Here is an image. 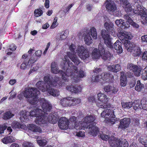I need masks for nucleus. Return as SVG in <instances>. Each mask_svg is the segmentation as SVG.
<instances>
[{"instance_id":"nucleus-34","label":"nucleus","mask_w":147,"mask_h":147,"mask_svg":"<svg viewBox=\"0 0 147 147\" xmlns=\"http://www.w3.org/2000/svg\"><path fill=\"white\" fill-rule=\"evenodd\" d=\"M100 57L105 60L107 59L109 60L112 57V56L109 52H105V51L102 53V52L100 53Z\"/></svg>"},{"instance_id":"nucleus-58","label":"nucleus","mask_w":147,"mask_h":147,"mask_svg":"<svg viewBox=\"0 0 147 147\" xmlns=\"http://www.w3.org/2000/svg\"><path fill=\"white\" fill-rule=\"evenodd\" d=\"M100 137L103 140L106 141L108 139H110V138H109V135H106L104 134H103V133H101L100 135Z\"/></svg>"},{"instance_id":"nucleus-50","label":"nucleus","mask_w":147,"mask_h":147,"mask_svg":"<svg viewBox=\"0 0 147 147\" xmlns=\"http://www.w3.org/2000/svg\"><path fill=\"white\" fill-rule=\"evenodd\" d=\"M145 140L143 138V137H140L139 139V142L144 145L146 147H147V136L145 138Z\"/></svg>"},{"instance_id":"nucleus-30","label":"nucleus","mask_w":147,"mask_h":147,"mask_svg":"<svg viewBox=\"0 0 147 147\" xmlns=\"http://www.w3.org/2000/svg\"><path fill=\"white\" fill-rule=\"evenodd\" d=\"M109 70L114 72H117L121 70V67L119 64L109 65L108 66Z\"/></svg>"},{"instance_id":"nucleus-31","label":"nucleus","mask_w":147,"mask_h":147,"mask_svg":"<svg viewBox=\"0 0 147 147\" xmlns=\"http://www.w3.org/2000/svg\"><path fill=\"white\" fill-rule=\"evenodd\" d=\"M114 47L115 49L117 50V53H121L122 52V43L119 40H117L114 43Z\"/></svg>"},{"instance_id":"nucleus-38","label":"nucleus","mask_w":147,"mask_h":147,"mask_svg":"<svg viewBox=\"0 0 147 147\" xmlns=\"http://www.w3.org/2000/svg\"><path fill=\"white\" fill-rule=\"evenodd\" d=\"M115 24L119 27L121 28H126L125 25L126 22H124V20L122 19H117L115 21Z\"/></svg>"},{"instance_id":"nucleus-6","label":"nucleus","mask_w":147,"mask_h":147,"mask_svg":"<svg viewBox=\"0 0 147 147\" xmlns=\"http://www.w3.org/2000/svg\"><path fill=\"white\" fill-rule=\"evenodd\" d=\"M97 101L96 102L97 107L101 108H109L111 105L110 104L107 103L108 98L107 96L104 94L98 93L97 95Z\"/></svg>"},{"instance_id":"nucleus-39","label":"nucleus","mask_w":147,"mask_h":147,"mask_svg":"<svg viewBox=\"0 0 147 147\" xmlns=\"http://www.w3.org/2000/svg\"><path fill=\"white\" fill-rule=\"evenodd\" d=\"M100 52H98L97 49H95L92 51V57L93 59L96 60L100 57Z\"/></svg>"},{"instance_id":"nucleus-10","label":"nucleus","mask_w":147,"mask_h":147,"mask_svg":"<svg viewBox=\"0 0 147 147\" xmlns=\"http://www.w3.org/2000/svg\"><path fill=\"white\" fill-rule=\"evenodd\" d=\"M95 120V117L94 116L90 115L86 116L84 119L83 122H81L80 126H77L76 125L75 127L77 130L79 129H85V128H86L87 126H88V124L93 122Z\"/></svg>"},{"instance_id":"nucleus-21","label":"nucleus","mask_w":147,"mask_h":147,"mask_svg":"<svg viewBox=\"0 0 147 147\" xmlns=\"http://www.w3.org/2000/svg\"><path fill=\"white\" fill-rule=\"evenodd\" d=\"M105 28L111 35L114 36L116 35L115 32L114 30V24L112 22L108 23L106 22L104 24Z\"/></svg>"},{"instance_id":"nucleus-15","label":"nucleus","mask_w":147,"mask_h":147,"mask_svg":"<svg viewBox=\"0 0 147 147\" xmlns=\"http://www.w3.org/2000/svg\"><path fill=\"white\" fill-rule=\"evenodd\" d=\"M118 36L123 42V41L125 42L126 40H128L126 39H131L133 37L130 32L124 31H121L119 32L118 34Z\"/></svg>"},{"instance_id":"nucleus-63","label":"nucleus","mask_w":147,"mask_h":147,"mask_svg":"<svg viewBox=\"0 0 147 147\" xmlns=\"http://www.w3.org/2000/svg\"><path fill=\"white\" fill-rule=\"evenodd\" d=\"M74 4L73 3L69 5L65 9L63 10L64 12L66 13L70 9V8L74 5Z\"/></svg>"},{"instance_id":"nucleus-16","label":"nucleus","mask_w":147,"mask_h":147,"mask_svg":"<svg viewBox=\"0 0 147 147\" xmlns=\"http://www.w3.org/2000/svg\"><path fill=\"white\" fill-rule=\"evenodd\" d=\"M59 127L62 129H66L68 127H70V124L69 123V121L65 117H62L60 118L58 121Z\"/></svg>"},{"instance_id":"nucleus-2","label":"nucleus","mask_w":147,"mask_h":147,"mask_svg":"<svg viewBox=\"0 0 147 147\" xmlns=\"http://www.w3.org/2000/svg\"><path fill=\"white\" fill-rule=\"evenodd\" d=\"M63 61L65 62L64 66L61 65V67L63 70L66 69L67 74L62 75V79L65 82L68 81L71 79L72 82H77L80 78H82L85 76V73L82 70L78 71L77 67L71 62L67 56H65Z\"/></svg>"},{"instance_id":"nucleus-26","label":"nucleus","mask_w":147,"mask_h":147,"mask_svg":"<svg viewBox=\"0 0 147 147\" xmlns=\"http://www.w3.org/2000/svg\"><path fill=\"white\" fill-rule=\"evenodd\" d=\"M109 143L111 147H118L120 145V141L116 138L111 137L109 140Z\"/></svg>"},{"instance_id":"nucleus-4","label":"nucleus","mask_w":147,"mask_h":147,"mask_svg":"<svg viewBox=\"0 0 147 147\" xmlns=\"http://www.w3.org/2000/svg\"><path fill=\"white\" fill-rule=\"evenodd\" d=\"M40 92L35 88H26L25 90L21 92L17 96L18 98L21 100L24 97L27 98L29 102L32 105L37 104V96L40 94Z\"/></svg>"},{"instance_id":"nucleus-43","label":"nucleus","mask_w":147,"mask_h":147,"mask_svg":"<svg viewBox=\"0 0 147 147\" xmlns=\"http://www.w3.org/2000/svg\"><path fill=\"white\" fill-rule=\"evenodd\" d=\"M28 62L27 61L24 60L21 64L20 68L22 70H25L29 68L30 67V65L28 64Z\"/></svg>"},{"instance_id":"nucleus-19","label":"nucleus","mask_w":147,"mask_h":147,"mask_svg":"<svg viewBox=\"0 0 147 147\" xmlns=\"http://www.w3.org/2000/svg\"><path fill=\"white\" fill-rule=\"evenodd\" d=\"M104 89V91L109 95L115 94L118 91V89L117 87L110 85L105 86Z\"/></svg>"},{"instance_id":"nucleus-13","label":"nucleus","mask_w":147,"mask_h":147,"mask_svg":"<svg viewBox=\"0 0 147 147\" xmlns=\"http://www.w3.org/2000/svg\"><path fill=\"white\" fill-rule=\"evenodd\" d=\"M117 109H114V110L112 109L105 110L101 113V116L105 118H114L115 114L117 113Z\"/></svg>"},{"instance_id":"nucleus-45","label":"nucleus","mask_w":147,"mask_h":147,"mask_svg":"<svg viewBox=\"0 0 147 147\" xmlns=\"http://www.w3.org/2000/svg\"><path fill=\"white\" fill-rule=\"evenodd\" d=\"M90 32L94 39H96L97 38V33L96 28L94 27L91 28L90 30Z\"/></svg>"},{"instance_id":"nucleus-1","label":"nucleus","mask_w":147,"mask_h":147,"mask_svg":"<svg viewBox=\"0 0 147 147\" xmlns=\"http://www.w3.org/2000/svg\"><path fill=\"white\" fill-rule=\"evenodd\" d=\"M44 80L45 83L42 81H39L36 84V87L42 92L47 91L53 96L59 95V91L52 88L51 87L58 88L65 85V83L62 82L60 78L55 76L54 80L52 77L48 75L44 77Z\"/></svg>"},{"instance_id":"nucleus-64","label":"nucleus","mask_w":147,"mask_h":147,"mask_svg":"<svg viewBox=\"0 0 147 147\" xmlns=\"http://www.w3.org/2000/svg\"><path fill=\"white\" fill-rule=\"evenodd\" d=\"M142 59L144 61H147V51H145L143 54L142 58Z\"/></svg>"},{"instance_id":"nucleus-37","label":"nucleus","mask_w":147,"mask_h":147,"mask_svg":"<svg viewBox=\"0 0 147 147\" xmlns=\"http://www.w3.org/2000/svg\"><path fill=\"white\" fill-rule=\"evenodd\" d=\"M14 114L12 113L11 111H7L5 112L3 114V118L4 120H8L13 117Z\"/></svg>"},{"instance_id":"nucleus-55","label":"nucleus","mask_w":147,"mask_h":147,"mask_svg":"<svg viewBox=\"0 0 147 147\" xmlns=\"http://www.w3.org/2000/svg\"><path fill=\"white\" fill-rule=\"evenodd\" d=\"M100 79H101L99 76H93L92 78V81L93 82L97 83L100 81Z\"/></svg>"},{"instance_id":"nucleus-33","label":"nucleus","mask_w":147,"mask_h":147,"mask_svg":"<svg viewBox=\"0 0 147 147\" xmlns=\"http://www.w3.org/2000/svg\"><path fill=\"white\" fill-rule=\"evenodd\" d=\"M16 140L15 138L12 136L5 137L2 139V142L5 144H7L15 142Z\"/></svg>"},{"instance_id":"nucleus-25","label":"nucleus","mask_w":147,"mask_h":147,"mask_svg":"<svg viewBox=\"0 0 147 147\" xmlns=\"http://www.w3.org/2000/svg\"><path fill=\"white\" fill-rule=\"evenodd\" d=\"M130 123V119L129 118H124L121 119L120 121L119 128H127Z\"/></svg>"},{"instance_id":"nucleus-46","label":"nucleus","mask_w":147,"mask_h":147,"mask_svg":"<svg viewBox=\"0 0 147 147\" xmlns=\"http://www.w3.org/2000/svg\"><path fill=\"white\" fill-rule=\"evenodd\" d=\"M141 16V21L142 24L145 25L147 23V12L143 14Z\"/></svg>"},{"instance_id":"nucleus-51","label":"nucleus","mask_w":147,"mask_h":147,"mask_svg":"<svg viewBox=\"0 0 147 147\" xmlns=\"http://www.w3.org/2000/svg\"><path fill=\"white\" fill-rule=\"evenodd\" d=\"M142 78L144 80H147V66L142 71Z\"/></svg>"},{"instance_id":"nucleus-27","label":"nucleus","mask_w":147,"mask_h":147,"mask_svg":"<svg viewBox=\"0 0 147 147\" xmlns=\"http://www.w3.org/2000/svg\"><path fill=\"white\" fill-rule=\"evenodd\" d=\"M76 120V118L74 116H72L70 117L69 119V123L70 124V126L69 128L70 129H73L75 128L76 129V128L75 127L76 125L77 124V126H80L81 125L80 124L81 123L79 121H76L75 122Z\"/></svg>"},{"instance_id":"nucleus-7","label":"nucleus","mask_w":147,"mask_h":147,"mask_svg":"<svg viewBox=\"0 0 147 147\" xmlns=\"http://www.w3.org/2000/svg\"><path fill=\"white\" fill-rule=\"evenodd\" d=\"M69 49L71 53L69 52H67V55H65L64 57L65 56H67L68 58L69 57L75 64L77 65L79 64L80 62V61L76 55H75V53H77V51H76V50L77 51V49L76 48V45L73 44H71L69 46ZM64 58L63 59V64L61 65L64 66L65 62H64L63 60Z\"/></svg>"},{"instance_id":"nucleus-22","label":"nucleus","mask_w":147,"mask_h":147,"mask_svg":"<svg viewBox=\"0 0 147 147\" xmlns=\"http://www.w3.org/2000/svg\"><path fill=\"white\" fill-rule=\"evenodd\" d=\"M51 71L54 74H57L58 73L62 74V75L64 74H66V72L65 73L62 70H60L58 69L57 67V65L55 62H53L51 65ZM66 70V69H65Z\"/></svg>"},{"instance_id":"nucleus-9","label":"nucleus","mask_w":147,"mask_h":147,"mask_svg":"<svg viewBox=\"0 0 147 147\" xmlns=\"http://www.w3.org/2000/svg\"><path fill=\"white\" fill-rule=\"evenodd\" d=\"M124 45L127 51L132 52L134 56H139L141 54V51L140 48L134 43L126 40L125 42Z\"/></svg>"},{"instance_id":"nucleus-60","label":"nucleus","mask_w":147,"mask_h":147,"mask_svg":"<svg viewBox=\"0 0 147 147\" xmlns=\"http://www.w3.org/2000/svg\"><path fill=\"white\" fill-rule=\"evenodd\" d=\"M98 50L100 53L105 52V50L102 43H100L98 45Z\"/></svg>"},{"instance_id":"nucleus-41","label":"nucleus","mask_w":147,"mask_h":147,"mask_svg":"<svg viewBox=\"0 0 147 147\" xmlns=\"http://www.w3.org/2000/svg\"><path fill=\"white\" fill-rule=\"evenodd\" d=\"M144 88L143 84L141 83L140 80H138L137 81V84L135 87V89L138 92L141 91Z\"/></svg>"},{"instance_id":"nucleus-61","label":"nucleus","mask_w":147,"mask_h":147,"mask_svg":"<svg viewBox=\"0 0 147 147\" xmlns=\"http://www.w3.org/2000/svg\"><path fill=\"white\" fill-rule=\"evenodd\" d=\"M24 147H34L33 146L32 143L28 142H25L23 144Z\"/></svg>"},{"instance_id":"nucleus-47","label":"nucleus","mask_w":147,"mask_h":147,"mask_svg":"<svg viewBox=\"0 0 147 147\" xmlns=\"http://www.w3.org/2000/svg\"><path fill=\"white\" fill-rule=\"evenodd\" d=\"M68 97L64 98L60 100V104L63 107L68 106L69 101Z\"/></svg>"},{"instance_id":"nucleus-36","label":"nucleus","mask_w":147,"mask_h":147,"mask_svg":"<svg viewBox=\"0 0 147 147\" xmlns=\"http://www.w3.org/2000/svg\"><path fill=\"white\" fill-rule=\"evenodd\" d=\"M11 125L12 127L14 129L21 128L24 129L26 127L25 126L23 125H21L19 122L17 121H13Z\"/></svg>"},{"instance_id":"nucleus-20","label":"nucleus","mask_w":147,"mask_h":147,"mask_svg":"<svg viewBox=\"0 0 147 147\" xmlns=\"http://www.w3.org/2000/svg\"><path fill=\"white\" fill-rule=\"evenodd\" d=\"M106 7L109 11L115 12L117 8L113 1L111 0H107L105 2Z\"/></svg>"},{"instance_id":"nucleus-11","label":"nucleus","mask_w":147,"mask_h":147,"mask_svg":"<svg viewBox=\"0 0 147 147\" xmlns=\"http://www.w3.org/2000/svg\"><path fill=\"white\" fill-rule=\"evenodd\" d=\"M77 54L84 61L89 59L90 55L89 53L85 47L82 46H79L77 48Z\"/></svg>"},{"instance_id":"nucleus-18","label":"nucleus","mask_w":147,"mask_h":147,"mask_svg":"<svg viewBox=\"0 0 147 147\" xmlns=\"http://www.w3.org/2000/svg\"><path fill=\"white\" fill-rule=\"evenodd\" d=\"M127 68L129 70H132L136 76H140L141 71V69L140 67H138L137 65L130 63L127 65Z\"/></svg>"},{"instance_id":"nucleus-17","label":"nucleus","mask_w":147,"mask_h":147,"mask_svg":"<svg viewBox=\"0 0 147 147\" xmlns=\"http://www.w3.org/2000/svg\"><path fill=\"white\" fill-rule=\"evenodd\" d=\"M86 129L84 130L87 131L88 133L90 135L93 136H95L99 132V129L96 126L94 125L93 124H90L88 126H87Z\"/></svg>"},{"instance_id":"nucleus-40","label":"nucleus","mask_w":147,"mask_h":147,"mask_svg":"<svg viewBox=\"0 0 147 147\" xmlns=\"http://www.w3.org/2000/svg\"><path fill=\"white\" fill-rule=\"evenodd\" d=\"M132 105L133 108L135 110L141 109V102H140L139 100H135L133 102H132Z\"/></svg>"},{"instance_id":"nucleus-52","label":"nucleus","mask_w":147,"mask_h":147,"mask_svg":"<svg viewBox=\"0 0 147 147\" xmlns=\"http://www.w3.org/2000/svg\"><path fill=\"white\" fill-rule=\"evenodd\" d=\"M141 105L143 109L147 111V101L144 99L141 100Z\"/></svg>"},{"instance_id":"nucleus-48","label":"nucleus","mask_w":147,"mask_h":147,"mask_svg":"<svg viewBox=\"0 0 147 147\" xmlns=\"http://www.w3.org/2000/svg\"><path fill=\"white\" fill-rule=\"evenodd\" d=\"M132 102H123L122 103V107L124 109H129L132 107Z\"/></svg>"},{"instance_id":"nucleus-42","label":"nucleus","mask_w":147,"mask_h":147,"mask_svg":"<svg viewBox=\"0 0 147 147\" xmlns=\"http://www.w3.org/2000/svg\"><path fill=\"white\" fill-rule=\"evenodd\" d=\"M84 40L85 43L88 45H89L91 44L92 41V39L89 34H88L85 36Z\"/></svg>"},{"instance_id":"nucleus-5","label":"nucleus","mask_w":147,"mask_h":147,"mask_svg":"<svg viewBox=\"0 0 147 147\" xmlns=\"http://www.w3.org/2000/svg\"><path fill=\"white\" fill-rule=\"evenodd\" d=\"M56 115V113H53V115H50L47 117L46 116L47 113H44V112L42 114L40 113L36 118L35 122L36 124L40 125L46 124L47 121L51 123H55L57 122L59 118L57 115L55 116Z\"/></svg>"},{"instance_id":"nucleus-12","label":"nucleus","mask_w":147,"mask_h":147,"mask_svg":"<svg viewBox=\"0 0 147 147\" xmlns=\"http://www.w3.org/2000/svg\"><path fill=\"white\" fill-rule=\"evenodd\" d=\"M101 34L105 44L108 47L111 49L113 48V43L111 42L112 38L110 35L107 33L106 30H101Z\"/></svg>"},{"instance_id":"nucleus-54","label":"nucleus","mask_w":147,"mask_h":147,"mask_svg":"<svg viewBox=\"0 0 147 147\" xmlns=\"http://www.w3.org/2000/svg\"><path fill=\"white\" fill-rule=\"evenodd\" d=\"M96 96H92L89 97L88 98V101L91 103H94V102H96L97 101V99H96Z\"/></svg>"},{"instance_id":"nucleus-14","label":"nucleus","mask_w":147,"mask_h":147,"mask_svg":"<svg viewBox=\"0 0 147 147\" xmlns=\"http://www.w3.org/2000/svg\"><path fill=\"white\" fill-rule=\"evenodd\" d=\"M37 101V102H39L40 103L41 105L42 108L43 110L42 111L44 112V113H46L45 112H49L52 109V106L50 104L48 101L45 99L44 98H41L39 99V101Z\"/></svg>"},{"instance_id":"nucleus-59","label":"nucleus","mask_w":147,"mask_h":147,"mask_svg":"<svg viewBox=\"0 0 147 147\" xmlns=\"http://www.w3.org/2000/svg\"><path fill=\"white\" fill-rule=\"evenodd\" d=\"M57 20L58 18L57 17H55L54 18L52 24L50 27L51 29H53L57 26L58 25V24L57 23Z\"/></svg>"},{"instance_id":"nucleus-35","label":"nucleus","mask_w":147,"mask_h":147,"mask_svg":"<svg viewBox=\"0 0 147 147\" xmlns=\"http://www.w3.org/2000/svg\"><path fill=\"white\" fill-rule=\"evenodd\" d=\"M68 31L66 30L64 32H60L57 35V39L59 40H63L65 39L67 37Z\"/></svg>"},{"instance_id":"nucleus-56","label":"nucleus","mask_w":147,"mask_h":147,"mask_svg":"<svg viewBox=\"0 0 147 147\" xmlns=\"http://www.w3.org/2000/svg\"><path fill=\"white\" fill-rule=\"evenodd\" d=\"M38 57L35 55H32L29 60L28 63L31 64L34 63L37 60Z\"/></svg>"},{"instance_id":"nucleus-32","label":"nucleus","mask_w":147,"mask_h":147,"mask_svg":"<svg viewBox=\"0 0 147 147\" xmlns=\"http://www.w3.org/2000/svg\"><path fill=\"white\" fill-rule=\"evenodd\" d=\"M28 128L29 130L34 132L40 133L42 131L40 127L33 124L29 125L28 126Z\"/></svg>"},{"instance_id":"nucleus-49","label":"nucleus","mask_w":147,"mask_h":147,"mask_svg":"<svg viewBox=\"0 0 147 147\" xmlns=\"http://www.w3.org/2000/svg\"><path fill=\"white\" fill-rule=\"evenodd\" d=\"M127 83L126 77L125 76H124L123 77L121 76L120 77V83L121 86H125L126 85Z\"/></svg>"},{"instance_id":"nucleus-53","label":"nucleus","mask_w":147,"mask_h":147,"mask_svg":"<svg viewBox=\"0 0 147 147\" xmlns=\"http://www.w3.org/2000/svg\"><path fill=\"white\" fill-rule=\"evenodd\" d=\"M119 145L121 147H128V144L126 140L123 139L120 141Z\"/></svg>"},{"instance_id":"nucleus-62","label":"nucleus","mask_w":147,"mask_h":147,"mask_svg":"<svg viewBox=\"0 0 147 147\" xmlns=\"http://www.w3.org/2000/svg\"><path fill=\"white\" fill-rule=\"evenodd\" d=\"M13 90H12L9 93V94L11 93V95L9 98V99H12L16 96V94L14 92H13Z\"/></svg>"},{"instance_id":"nucleus-44","label":"nucleus","mask_w":147,"mask_h":147,"mask_svg":"<svg viewBox=\"0 0 147 147\" xmlns=\"http://www.w3.org/2000/svg\"><path fill=\"white\" fill-rule=\"evenodd\" d=\"M40 137L38 136L36 138L37 140V142L38 144L40 146H45L47 144V141L45 139H40Z\"/></svg>"},{"instance_id":"nucleus-3","label":"nucleus","mask_w":147,"mask_h":147,"mask_svg":"<svg viewBox=\"0 0 147 147\" xmlns=\"http://www.w3.org/2000/svg\"><path fill=\"white\" fill-rule=\"evenodd\" d=\"M128 0H120V2L127 12V14L130 17L132 16L133 13L137 15L141 16L143 13L147 12V10L146 9L143 8L138 3H135L133 6L134 8H132Z\"/></svg>"},{"instance_id":"nucleus-28","label":"nucleus","mask_w":147,"mask_h":147,"mask_svg":"<svg viewBox=\"0 0 147 147\" xmlns=\"http://www.w3.org/2000/svg\"><path fill=\"white\" fill-rule=\"evenodd\" d=\"M69 101L68 106L76 105L81 102V100L80 98L68 97Z\"/></svg>"},{"instance_id":"nucleus-23","label":"nucleus","mask_w":147,"mask_h":147,"mask_svg":"<svg viewBox=\"0 0 147 147\" xmlns=\"http://www.w3.org/2000/svg\"><path fill=\"white\" fill-rule=\"evenodd\" d=\"M100 77L101 79L108 82H111L114 78L113 75L107 72L102 73Z\"/></svg>"},{"instance_id":"nucleus-8","label":"nucleus","mask_w":147,"mask_h":147,"mask_svg":"<svg viewBox=\"0 0 147 147\" xmlns=\"http://www.w3.org/2000/svg\"><path fill=\"white\" fill-rule=\"evenodd\" d=\"M44 112L42 111V110L39 109H36L30 112L26 111L25 110L22 111L20 113V119L22 120L24 119L28 120L30 116L37 117V116L41 113L43 114Z\"/></svg>"},{"instance_id":"nucleus-29","label":"nucleus","mask_w":147,"mask_h":147,"mask_svg":"<svg viewBox=\"0 0 147 147\" xmlns=\"http://www.w3.org/2000/svg\"><path fill=\"white\" fill-rule=\"evenodd\" d=\"M123 18H124L126 20V22H127L129 23L134 28H139V25L137 24L134 22L131 18V17H130L128 15H125L124 16Z\"/></svg>"},{"instance_id":"nucleus-57","label":"nucleus","mask_w":147,"mask_h":147,"mask_svg":"<svg viewBox=\"0 0 147 147\" xmlns=\"http://www.w3.org/2000/svg\"><path fill=\"white\" fill-rule=\"evenodd\" d=\"M42 13L43 11L40 9H36L34 11V14L35 16L36 17L41 16Z\"/></svg>"},{"instance_id":"nucleus-24","label":"nucleus","mask_w":147,"mask_h":147,"mask_svg":"<svg viewBox=\"0 0 147 147\" xmlns=\"http://www.w3.org/2000/svg\"><path fill=\"white\" fill-rule=\"evenodd\" d=\"M67 89L71 93H77L80 92L82 90L81 87L78 86L68 85L66 87Z\"/></svg>"}]
</instances>
